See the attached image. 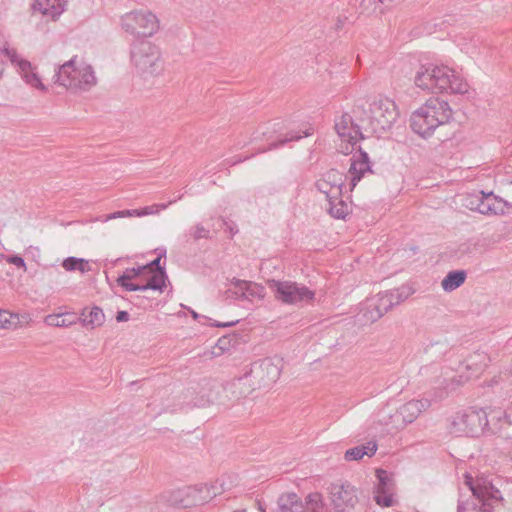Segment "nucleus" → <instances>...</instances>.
Returning <instances> with one entry per match:
<instances>
[{
    "label": "nucleus",
    "instance_id": "14",
    "mask_svg": "<svg viewBox=\"0 0 512 512\" xmlns=\"http://www.w3.org/2000/svg\"><path fill=\"white\" fill-rule=\"evenodd\" d=\"M392 306V295L382 291L370 297L366 302L367 319L371 322L381 318Z\"/></svg>",
    "mask_w": 512,
    "mask_h": 512
},
{
    "label": "nucleus",
    "instance_id": "34",
    "mask_svg": "<svg viewBox=\"0 0 512 512\" xmlns=\"http://www.w3.org/2000/svg\"><path fill=\"white\" fill-rule=\"evenodd\" d=\"M281 512H289L286 505H282Z\"/></svg>",
    "mask_w": 512,
    "mask_h": 512
},
{
    "label": "nucleus",
    "instance_id": "23",
    "mask_svg": "<svg viewBox=\"0 0 512 512\" xmlns=\"http://www.w3.org/2000/svg\"><path fill=\"white\" fill-rule=\"evenodd\" d=\"M26 321L25 316H20L17 313H11L7 310L0 309V327L4 329H13L20 326Z\"/></svg>",
    "mask_w": 512,
    "mask_h": 512
},
{
    "label": "nucleus",
    "instance_id": "21",
    "mask_svg": "<svg viewBox=\"0 0 512 512\" xmlns=\"http://www.w3.org/2000/svg\"><path fill=\"white\" fill-rule=\"evenodd\" d=\"M158 209H159V205L154 204L152 206H147L142 209L116 211L114 213L106 215L104 218L99 219V220L102 222H107L112 219L123 218L126 216H144V215L157 213Z\"/></svg>",
    "mask_w": 512,
    "mask_h": 512
},
{
    "label": "nucleus",
    "instance_id": "11",
    "mask_svg": "<svg viewBox=\"0 0 512 512\" xmlns=\"http://www.w3.org/2000/svg\"><path fill=\"white\" fill-rule=\"evenodd\" d=\"M378 484L374 490V500L379 506L391 507L395 504L393 490V480L383 469H376Z\"/></svg>",
    "mask_w": 512,
    "mask_h": 512
},
{
    "label": "nucleus",
    "instance_id": "19",
    "mask_svg": "<svg viewBox=\"0 0 512 512\" xmlns=\"http://www.w3.org/2000/svg\"><path fill=\"white\" fill-rule=\"evenodd\" d=\"M154 274L158 276L160 274V254L148 264L127 269L123 275H128L129 280H132L139 276L151 277Z\"/></svg>",
    "mask_w": 512,
    "mask_h": 512
},
{
    "label": "nucleus",
    "instance_id": "30",
    "mask_svg": "<svg viewBox=\"0 0 512 512\" xmlns=\"http://www.w3.org/2000/svg\"><path fill=\"white\" fill-rule=\"evenodd\" d=\"M116 320L118 322H125L129 320V313L127 311H119L116 315Z\"/></svg>",
    "mask_w": 512,
    "mask_h": 512
},
{
    "label": "nucleus",
    "instance_id": "24",
    "mask_svg": "<svg viewBox=\"0 0 512 512\" xmlns=\"http://www.w3.org/2000/svg\"><path fill=\"white\" fill-rule=\"evenodd\" d=\"M466 279L464 271H452L442 280L441 287L444 291H453L460 287Z\"/></svg>",
    "mask_w": 512,
    "mask_h": 512
},
{
    "label": "nucleus",
    "instance_id": "28",
    "mask_svg": "<svg viewBox=\"0 0 512 512\" xmlns=\"http://www.w3.org/2000/svg\"><path fill=\"white\" fill-rule=\"evenodd\" d=\"M383 105H385V113L382 115L384 118L383 124L389 126L396 120L398 116L397 107L394 102L389 100L385 101Z\"/></svg>",
    "mask_w": 512,
    "mask_h": 512
},
{
    "label": "nucleus",
    "instance_id": "2",
    "mask_svg": "<svg viewBox=\"0 0 512 512\" xmlns=\"http://www.w3.org/2000/svg\"><path fill=\"white\" fill-rule=\"evenodd\" d=\"M414 84L432 94L465 95L471 91V85L462 73L443 64L421 66L415 73Z\"/></svg>",
    "mask_w": 512,
    "mask_h": 512
},
{
    "label": "nucleus",
    "instance_id": "15",
    "mask_svg": "<svg viewBox=\"0 0 512 512\" xmlns=\"http://www.w3.org/2000/svg\"><path fill=\"white\" fill-rule=\"evenodd\" d=\"M368 172H370L368 156L365 152L359 151L353 155L349 168L350 188H354L357 182Z\"/></svg>",
    "mask_w": 512,
    "mask_h": 512
},
{
    "label": "nucleus",
    "instance_id": "3",
    "mask_svg": "<svg viewBox=\"0 0 512 512\" xmlns=\"http://www.w3.org/2000/svg\"><path fill=\"white\" fill-rule=\"evenodd\" d=\"M452 118L453 110L449 103L438 97H431L412 113L410 126L417 135L428 138Z\"/></svg>",
    "mask_w": 512,
    "mask_h": 512
},
{
    "label": "nucleus",
    "instance_id": "37",
    "mask_svg": "<svg viewBox=\"0 0 512 512\" xmlns=\"http://www.w3.org/2000/svg\"><path fill=\"white\" fill-rule=\"evenodd\" d=\"M235 512H246L245 510H241V511H235Z\"/></svg>",
    "mask_w": 512,
    "mask_h": 512
},
{
    "label": "nucleus",
    "instance_id": "5",
    "mask_svg": "<svg viewBox=\"0 0 512 512\" xmlns=\"http://www.w3.org/2000/svg\"><path fill=\"white\" fill-rule=\"evenodd\" d=\"M281 376V367L271 359L255 364L250 371L234 382L239 395L247 396L255 390L266 388L276 383Z\"/></svg>",
    "mask_w": 512,
    "mask_h": 512
},
{
    "label": "nucleus",
    "instance_id": "26",
    "mask_svg": "<svg viewBox=\"0 0 512 512\" xmlns=\"http://www.w3.org/2000/svg\"><path fill=\"white\" fill-rule=\"evenodd\" d=\"M62 267L66 271H79L82 274L89 272L91 270L87 260L73 256L64 259V261L62 262Z\"/></svg>",
    "mask_w": 512,
    "mask_h": 512
},
{
    "label": "nucleus",
    "instance_id": "10",
    "mask_svg": "<svg viewBox=\"0 0 512 512\" xmlns=\"http://www.w3.org/2000/svg\"><path fill=\"white\" fill-rule=\"evenodd\" d=\"M169 501L176 507L189 508L205 503L207 497L204 495L203 488L189 486L173 491Z\"/></svg>",
    "mask_w": 512,
    "mask_h": 512
},
{
    "label": "nucleus",
    "instance_id": "12",
    "mask_svg": "<svg viewBox=\"0 0 512 512\" xmlns=\"http://www.w3.org/2000/svg\"><path fill=\"white\" fill-rule=\"evenodd\" d=\"M331 502L337 512H347L357 503V492L351 486L335 485L331 489Z\"/></svg>",
    "mask_w": 512,
    "mask_h": 512
},
{
    "label": "nucleus",
    "instance_id": "9",
    "mask_svg": "<svg viewBox=\"0 0 512 512\" xmlns=\"http://www.w3.org/2000/svg\"><path fill=\"white\" fill-rule=\"evenodd\" d=\"M0 52L18 68L19 73L28 85L41 91L47 90V87L42 83L39 75L33 71L31 63L20 58L15 49L9 48L6 42L0 41Z\"/></svg>",
    "mask_w": 512,
    "mask_h": 512
},
{
    "label": "nucleus",
    "instance_id": "16",
    "mask_svg": "<svg viewBox=\"0 0 512 512\" xmlns=\"http://www.w3.org/2000/svg\"><path fill=\"white\" fill-rule=\"evenodd\" d=\"M66 7V0H35L33 9L52 19L60 16Z\"/></svg>",
    "mask_w": 512,
    "mask_h": 512
},
{
    "label": "nucleus",
    "instance_id": "4",
    "mask_svg": "<svg viewBox=\"0 0 512 512\" xmlns=\"http://www.w3.org/2000/svg\"><path fill=\"white\" fill-rule=\"evenodd\" d=\"M317 187L326 196L328 210L333 217L343 219L349 214V203L344 200V196L353 188H350V182L347 183V176L343 172L328 171L318 180Z\"/></svg>",
    "mask_w": 512,
    "mask_h": 512
},
{
    "label": "nucleus",
    "instance_id": "25",
    "mask_svg": "<svg viewBox=\"0 0 512 512\" xmlns=\"http://www.w3.org/2000/svg\"><path fill=\"white\" fill-rule=\"evenodd\" d=\"M423 407L424 405L421 401L412 400L407 402L400 408V414L403 420L407 422H412L421 413Z\"/></svg>",
    "mask_w": 512,
    "mask_h": 512
},
{
    "label": "nucleus",
    "instance_id": "36",
    "mask_svg": "<svg viewBox=\"0 0 512 512\" xmlns=\"http://www.w3.org/2000/svg\"><path fill=\"white\" fill-rule=\"evenodd\" d=\"M487 200H493V197L491 195L487 196Z\"/></svg>",
    "mask_w": 512,
    "mask_h": 512
},
{
    "label": "nucleus",
    "instance_id": "20",
    "mask_svg": "<svg viewBox=\"0 0 512 512\" xmlns=\"http://www.w3.org/2000/svg\"><path fill=\"white\" fill-rule=\"evenodd\" d=\"M377 443L369 441L366 444L353 447L345 452L344 458L346 461L361 460L364 456L372 457L377 451Z\"/></svg>",
    "mask_w": 512,
    "mask_h": 512
},
{
    "label": "nucleus",
    "instance_id": "22",
    "mask_svg": "<svg viewBox=\"0 0 512 512\" xmlns=\"http://www.w3.org/2000/svg\"><path fill=\"white\" fill-rule=\"evenodd\" d=\"M77 318L74 314L65 313V314H50L47 315L44 319V322L49 326L54 327H68L75 324Z\"/></svg>",
    "mask_w": 512,
    "mask_h": 512
},
{
    "label": "nucleus",
    "instance_id": "27",
    "mask_svg": "<svg viewBox=\"0 0 512 512\" xmlns=\"http://www.w3.org/2000/svg\"><path fill=\"white\" fill-rule=\"evenodd\" d=\"M105 316L101 308L99 307H93L90 310V313L86 318L84 319V322L88 325H91L93 327L100 326L104 322Z\"/></svg>",
    "mask_w": 512,
    "mask_h": 512
},
{
    "label": "nucleus",
    "instance_id": "35",
    "mask_svg": "<svg viewBox=\"0 0 512 512\" xmlns=\"http://www.w3.org/2000/svg\"><path fill=\"white\" fill-rule=\"evenodd\" d=\"M2 74H3V64L0 62V78L2 77Z\"/></svg>",
    "mask_w": 512,
    "mask_h": 512
},
{
    "label": "nucleus",
    "instance_id": "31",
    "mask_svg": "<svg viewBox=\"0 0 512 512\" xmlns=\"http://www.w3.org/2000/svg\"><path fill=\"white\" fill-rule=\"evenodd\" d=\"M290 499V503L292 504L293 508H294V511L295 512H299L301 510V505L298 503L297 499H296V496L293 495V496H290L289 497Z\"/></svg>",
    "mask_w": 512,
    "mask_h": 512
},
{
    "label": "nucleus",
    "instance_id": "17",
    "mask_svg": "<svg viewBox=\"0 0 512 512\" xmlns=\"http://www.w3.org/2000/svg\"><path fill=\"white\" fill-rule=\"evenodd\" d=\"M236 294L249 301L261 300L265 296V289L262 285L247 281H237L235 284Z\"/></svg>",
    "mask_w": 512,
    "mask_h": 512
},
{
    "label": "nucleus",
    "instance_id": "18",
    "mask_svg": "<svg viewBox=\"0 0 512 512\" xmlns=\"http://www.w3.org/2000/svg\"><path fill=\"white\" fill-rule=\"evenodd\" d=\"M117 281L127 291L160 290V276L156 274L152 275L146 284L131 283L128 275H121Z\"/></svg>",
    "mask_w": 512,
    "mask_h": 512
},
{
    "label": "nucleus",
    "instance_id": "6",
    "mask_svg": "<svg viewBox=\"0 0 512 512\" xmlns=\"http://www.w3.org/2000/svg\"><path fill=\"white\" fill-rule=\"evenodd\" d=\"M76 56L55 70V82L74 91H89L97 84V78L91 65H76Z\"/></svg>",
    "mask_w": 512,
    "mask_h": 512
},
{
    "label": "nucleus",
    "instance_id": "13",
    "mask_svg": "<svg viewBox=\"0 0 512 512\" xmlns=\"http://www.w3.org/2000/svg\"><path fill=\"white\" fill-rule=\"evenodd\" d=\"M455 432L472 433L482 425L481 413L473 408L456 413L452 421Z\"/></svg>",
    "mask_w": 512,
    "mask_h": 512
},
{
    "label": "nucleus",
    "instance_id": "29",
    "mask_svg": "<svg viewBox=\"0 0 512 512\" xmlns=\"http://www.w3.org/2000/svg\"><path fill=\"white\" fill-rule=\"evenodd\" d=\"M8 262L15 265L18 268H26L25 261L21 256H11L8 258Z\"/></svg>",
    "mask_w": 512,
    "mask_h": 512
},
{
    "label": "nucleus",
    "instance_id": "33",
    "mask_svg": "<svg viewBox=\"0 0 512 512\" xmlns=\"http://www.w3.org/2000/svg\"><path fill=\"white\" fill-rule=\"evenodd\" d=\"M472 491H473V494H474V495H476L477 497H479V498H482V497H483L481 494H479V493L477 492V490H476V489H474V488H473V489H472Z\"/></svg>",
    "mask_w": 512,
    "mask_h": 512
},
{
    "label": "nucleus",
    "instance_id": "8",
    "mask_svg": "<svg viewBox=\"0 0 512 512\" xmlns=\"http://www.w3.org/2000/svg\"><path fill=\"white\" fill-rule=\"evenodd\" d=\"M268 285L275 292V297L287 304L311 301L314 298V292L293 282L272 280Z\"/></svg>",
    "mask_w": 512,
    "mask_h": 512
},
{
    "label": "nucleus",
    "instance_id": "1",
    "mask_svg": "<svg viewBox=\"0 0 512 512\" xmlns=\"http://www.w3.org/2000/svg\"><path fill=\"white\" fill-rule=\"evenodd\" d=\"M121 24L126 32L141 37L132 44L131 59L142 76H158L160 48L157 39H148L159 28L157 16L148 10L131 11L122 17Z\"/></svg>",
    "mask_w": 512,
    "mask_h": 512
},
{
    "label": "nucleus",
    "instance_id": "32",
    "mask_svg": "<svg viewBox=\"0 0 512 512\" xmlns=\"http://www.w3.org/2000/svg\"><path fill=\"white\" fill-rule=\"evenodd\" d=\"M309 500H310V501L318 502V500H319V495H317V494H315V495H310V496H309Z\"/></svg>",
    "mask_w": 512,
    "mask_h": 512
},
{
    "label": "nucleus",
    "instance_id": "7",
    "mask_svg": "<svg viewBox=\"0 0 512 512\" xmlns=\"http://www.w3.org/2000/svg\"><path fill=\"white\" fill-rule=\"evenodd\" d=\"M335 140L337 150L344 154H351L359 141L363 138L359 125L350 114H343L335 122Z\"/></svg>",
    "mask_w": 512,
    "mask_h": 512
}]
</instances>
